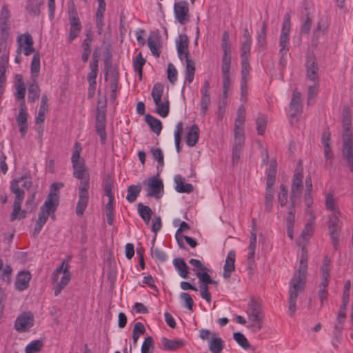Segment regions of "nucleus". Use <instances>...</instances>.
<instances>
[{"instance_id": "51", "label": "nucleus", "mask_w": 353, "mask_h": 353, "mask_svg": "<svg viewBox=\"0 0 353 353\" xmlns=\"http://www.w3.org/2000/svg\"><path fill=\"white\" fill-rule=\"evenodd\" d=\"M62 187H63V183H53L50 185V192L47 197V199H49L50 195H52L54 199L56 198V202L53 201V205L57 207L59 205V190Z\"/></svg>"}, {"instance_id": "56", "label": "nucleus", "mask_w": 353, "mask_h": 353, "mask_svg": "<svg viewBox=\"0 0 353 353\" xmlns=\"http://www.w3.org/2000/svg\"><path fill=\"white\" fill-rule=\"evenodd\" d=\"M245 118V109L243 105H241L239 107L237 111V116L235 119L234 125L236 129L239 130L241 127V125L244 123Z\"/></svg>"}, {"instance_id": "25", "label": "nucleus", "mask_w": 353, "mask_h": 353, "mask_svg": "<svg viewBox=\"0 0 353 353\" xmlns=\"http://www.w3.org/2000/svg\"><path fill=\"white\" fill-rule=\"evenodd\" d=\"M174 182L176 183L175 190L179 193L190 194L194 190L193 185L190 183H185V179L180 175L175 176Z\"/></svg>"}, {"instance_id": "21", "label": "nucleus", "mask_w": 353, "mask_h": 353, "mask_svg": "<svg viewBox=\"0 0 353 353\" xmlns=\"http://www.w3.org/2000/svg\"><path fill=\"white\" fill-rule=\"evenodd\" d=\"M330 259L327 256L323 259V263L321 268V281L319 288H327L329 283V279L330 276Z\"/></svg>"}, {"instance_id": "41", "label": "nucleus", "mask_w": 353, "mask_h": 353, "mask_svg": "<svg viewBox=\"0 0 353 353\" xmlns=\"http://www.w3.org/2000/svg\"><path fill=\"white\" fill-rule=\"evenodd\" d=\"M145 121L150 127L153 132H160L161 131L162 123L158 119L150 114H146L145 116Z\"/></svg>"}, {"instance_id": "2", "label": "nucleus", "mask_w": 353, "mask_h": 353, "mask_svg": "<svg viewBox=\"0 0 353 353\" xmlns=\"http://www.w3.org/2000/svg\"><path fill=\"white\" fill-rule=\"evenodd\" d=\"M290 13L287 12L283 18L281 32L279 37V65L283 68L287 63L286 55L290 46Z\"/></svg>"}, {"instance_id": "34", "label": "nucleus", "mask_w": 353, "mask_h": 353, "mask_svg": "<svg viewBox=\"0 0 353 353\" xmlns=\"http://www.w3.org/2000/svg\"><path fill=\"white\" fill-rule=\"evenodd\" d=\"M342 127L344 132H348L351 130V110L350 107L347 105H344L343 110Z\"/></svg>"}, {"instance_id": "61", "label": "nucleus", "mask_w": 353, "mask_h": 353, "mask_svg": "<svg viewBox=\"0 0 353 353\" xmlns=\"http://www.w3.org/2000/svg\"><path fill=\"white\" fill-rule=\"evenodd\" d=\"M27 117V112H19L17 116V122L21 132L26 131L28 128Z\"/></svg>"}, {"instance_id": "17", "label": "nucleus", "mask_w": 353, "mask_h": 353, "mask_svg": "<svg viewBox=\"0 0 353 353\" xmlns=\"http://www.w3.org/2000/svg\"><path fill=\"white\" fill-rule=\"evenodd\" d=\"M188 43V37L186 34H179L176 39L177 54L181 61L189 58Z\"/></svg>"}, {"instance_id": "27", "label": "nucleus", "mask_w": 353, "mask_h": 353, "mask_svg": "<svg viewBox=\"0 0 353 353\" xmlns=\"http://www.w3.org/2000/svg\"><path fill=\"white\" fill-rule=\"evenodd\" d=\"M161 343L165 350L172 351L176 350L185 345V341L179 339L170 340L165 337H163L161 339Z\"/></svg>"}, {"instance_id": "4", "label": "nucleus", "mask_w": 353, "mask_h": 353, "mask_svg": "<svg viewBox=\"0 0 353 353\" xmlns=\"http://www.w3.org/2000/svg\"><path fill=\"white\" fill-rule=\"evenodd\" d=\"M68 12L70 24L68 41L69 43H71L79 37L82 30V25L79 17L75 4L73 1L69 3Z\"/></svg>"}, {"instance_id": "53", "label": "nucleus", "mask_w": 353, "mask_h": 353, "mask_svg": "<svg viewBox=\"0 0 353 353\" xmlns=\"http://www.w3.org/2000/svg\"><path fill=\"white\" fill-rule=\"evenodd\" d=\"M156 112L162 117H165L169 113V101L168 100L162 102L161 100L155 104Z\"/></svg>"}, {"instance_id": "36", "label": "nucleus", "mask_w": 353, "mask_h": 353, "mask_svg": "<svg viewBox=\"0 0 353 353\" xmlns=\"http://www.w3.org/2000/svg\"><path fill=\"white\" fill-rule=\"evenodd\" d=\"M21 203L19 202H14L13 210L10 214V221H14L16 219H25L27 216V212L24 210H21Z\"/></svg>"}, {"instance_id": "59", "label": "nucleus", "mask_w": 353, "mask_h": 353, "mask_svg": "<svg viewBox=\"0 0 353 353\" xmlns=\"http://www.w3.org/2000/svg\"><path fill=\"white\" fill-rule=\"evenodd\" d=\"M268 117L263 114H259L256 119V130L259 132H263L266 130Z\"/></svg>"}, {"instance_id": "48", "label": "nucleus", "mask_w": 353, "mask_h": 353, "mask_svg": "<svg viewBox=\"0 0 353 353\" xmlns=\"http://www.w3.org/2000/svg\"><path fill=\"white\" fill-rule=\"evenodd\" d=\"M274 193V192L272 187L266 186L265 196V210L267 212H270L272 209Z\"/></svg>"}, {"instance_id": "14", "label": "nucleus", "mask_w": 353, "mask_h": 353, "mask_svg": "<svg viewBox=\"0 0 353 353\" xmlns=\"http://www.w3.org/2000/svg\"><path fill=\"white\" fill-rule=\"evenodd\" d=\"M10 11L6 5L2 6L0 14V30L1 36L3 39H7L9 36L10 30Z\"/></svg>"}, {"instance_id": "18", "label": "nucleus", "mask_w": 353, "mask_h": 353, "mask_svg": "<svg viewBox=\"0 0 353 353\" xmlns=\"http://www.w3.org/2000/svg\"><path fill=\"white\" fill-rule=\"evenodd\" d=\"M210 83L208 81H205L201 88V113L205 115L208 111V106L210 103Z\"/></svg>"}, {"instance_id": "33", "label": "nucleus", "mask_w": 353, "mask_h": 353, "mask_svg": "<svg viewBox=\"0 0 353 353\" xmlns=\"http://www.w3.org/2000/svg\"><path fill=\"white\" fill-rule=\"evenodd\" d=\"M307 253L304 251V249L302 250V254L301 255L300 259V265L298 270L294 274V276H301L303 278L307 277Z\"/></svg>"}, {"instance_id": "19", "label": "nucleus", "mask_w": 353, "mask_h": 353, "mask_svg": "<svg viewBox=\"0 0 353 353\" xmlns=\"http://www.w3.org/2000/svg\"><path fill=\"white\" fill-rule=\"evenodd\" d=\"M321 142L323 148V154L327 164H331L334 157L332 150V141L330 134H323Z\"/></svg>"}, {"instance_id": "20", "label": "nucleus", "mask_w": 353, "mask_h": 353, "mask_svg": "<svg viewBox=\"0 0 353 353\" xmlns=\"http://www.w3.org/2000/svg\"><path fill=\"white\" fill-rule=\"evenodd\" d=\"M31 274L28 271H21L16 276L14 285L19 291H23L29 286Z\"/></svg>"}, {"instance_id": "35", "label": "nucleus", "mask_w": 353, "mask_h": 353, "mask_svg": "<svg viewBox=\"0 0 353 353\" xmlns=\"http://www.w3.org/2000/svg\"><path fill=\"white\" fill-rule=\"evenodd\" d=\"M41 57L39 52L34 53L30 65L31 79H37L40 72Z\"/></svg>"}, {"instance_id": "47", "label": "nucleus", "mask_w": 353, "mask_h": 353, "mask_svg": "<svg viewBox=\"0 0 353 353\" xmlns=\"http://www.w3.org/2000/svg\"><path fill=\"white\" fill-rule=\"evenodd\" d=\"M164 87L163 85L161 83H157L154 85L151 95L154 100V104H157L160 100H161V97L163 93Z\"/></svg>"}, {"instance_id": "12", "label": "nucleus", "mask_w": 353, "mask_h": 353, "mask_svg": "<svg viewBox=\"0 0 353 353\" xmlns=\"http://www.w3.org/2000/svg\"><path fill=\"white\" fill-rule=\"evenodd\" d=\"M34 325L33 314L30 312H23L19 316L14 323V328L19 332L28 331Z\"/></svg>"}, {"instance_id": "37", "label": "nucleus", "mask_w": 353, "mask_h": 353, "mask_svg": "<svg viewBox=\"0 0 353 353\" xmlns=\"http://www.w3.org/2000/svg\"><path fill=\"white\" fill-rule=\"evenodd\" d=\"M327 32V26L323 20H320L317 23L316 28L313 31L312 42L316 45L319 42V38L321 35H324Z\"/></svg>"}, {"instance_id": "31", "label": "nucleus", "mask_w": 353, "mask_h": 353, "mask_svg": "<svg viewBox=\"0 0 353 353\" xmlns=\"http://www.w3.org/2000/svg\"><path fill=\"white\" fill-rule=\"evenodd\" d=\"M105 128V111L103 108H98L96 114V128L97 132H103Z\"/></svg>"}, {"instance_id": "62", "label": "nucleus", "mask_w": 353, "mask_h": 353, "mask_svg": "<svg viewBox=\"0 0 353 353\" xmlns=\"http://www.w3.org/2000/svg\"><path fill=\"white\" fill-rule=\"evenodd\" d=\"M263 321L256 320L255 319H248V325H247L252 332L256 333L262 328Z\"/></svg>"}, {"instance_id": "28", "label": "nucleus", "mask_w": 353, "mask_h": 353, "mask_svg": "<svg viewBox=\"0 0 353 353\" xmlns=\"http://www.w3.org/2000/svg\"><path fill=\"white\" fill-rule=\"evenodd\" d=\"M40 94V88L37 79H32L28 84V100L29 102H34L38 99Z\"/></svg>"}, {"instance_id": "55", "label": "nucleus", "mask_w": 353, "mask_h": 353, "mask_svg": "<svg viewBox=\"0 0 353 353\" xmlns=\"http://www.w3.org/2000/svg\"><path fill=\"white\" fill-rule=\"evenodd\" d=\"M114 198H109V201L105 205V214L107 217V222L110 225H112L114 222Z\"/></svg>"}, {"instance_id": "22", "label": "nucleus", "mask_w": 353, "mask_h": 353, "mask_svg": "<svg viewBox=\"0 0 353 353\" xmlns=\"http://www.w3.org/2000/svg\"><path fill=\"white\" fill-rule=\"evenodd\" d=\"M231 65H221V72L223 76V94L222 97L226 99L228 96V92L231 88L230 78V71Z\"/></svg>"}, {"instance_id": "38", "label": "nucleus", "mask_w": 353, "mask_h": 353, "mask_svg": "<svg viewBox=\"0 0 353 353\" xmlns=\"http://www.w3.org/2000/svg\"><path fill=\"white\" fill-rule=\"evenodd\" d=\"M185 62L186 67L185 82H188L190 84L194 80L195 73V64L194 62L189 58L185 59Z\"/></svg>"}, {"instance_id": "45", "label": "nucleus", "mask_w": 353, "mask_h": 353, "mask_svg": "<svg viewBox=\"0 0 353 353\" xmlns=\"http://www.w3.org/2000/svg\"><path fill=\"white\" fill-rule=\"evenodd\" d=\"M221 48L223 50L221 65H231V48L230 42L222 43Z\"/></svg>"}, {"instance_id": "23", "label": "nucleus", "mask_w": 353, "mask_h": 353, "mask_svg": "<svg viewBox=\"0 0 353 353\" xmlns=\"http://www.w3.org/2000/svg\"><path fill=\"white\" fill-rule=\"evenodd\" d=\"M208 347L212 353H221L224 347V341L221 338L218 337L216 333L213 332L208 341Z\"/></svg>"}, {"instance_id": "39", "label": "nucleus", "mask_w": 353, "mask_h": 353, "mask_svg": "<svg viewBox=\"0 0 353 353\" xmlns=\"http://www.w3.org/2000/svg\"><path fill=\"white\" fill-rule=\"evenodd\" d=\"M276 174V163L275 161L272 160L270 163V166L267 172L266 186L272 187Z\"/></svg>"}, {"instance_id": "49", "label": "nucleus", "mask_w": 353, "mask_h": 353, "mask_svg": "<svg viewBox=\"0 0 353 353\" xmlns=\"http://www.w3.org/2000/svg\"><path fill=\"white\" fill-rule=\"evenodd\" d=\"M145 59L143 57L141 52H139L133 61V67L135 72H137L140 78L142 77L143 67L145 63Z\"/></svg>"}, {"instance_id": "32", "label": "nucleus", "mask_w": 353, "mask_h": 353, "mask_svg": "<svg viewBox=\"0 0 353 353\" xmlns=\"http://www.w3.org/2000/svg\"><path fill=\"white\" fill-rule=\"evenodd\" d=\"M43 3V0H27L26 9L30 14L38 16L40 14L39 8Z\"/></svg>"}, {"instance_id": "9", "label": "nucleus", "mask_w": 353, "mask_h": 353, "mask_svg": "<svg viewBox=\"0 0 353 353\" xmlns=\"http://www.w3.org/2000/svg\"><path fill=\"white\" fill-rule=\"evenodd\" d=\"M290 122L294 125V121H297L296 117L302 112L301 94V92L294 90L290 103Z\"/></svg>"}, {"instance_id": "42", "label": "nucleus", "mask_w": 353, "mask_h": 353, "mask_svg": "<svg viewBox=\"0 0 353 353\" xmlns=\"http://www.w3.org/2000/svg\"><path fill=\"white\" fill-rule=\"evenodd\" d=\"M150 153L152 154L154 159L157 161L158 172L161 171L162 168L164 165V157L162 150L159 148H152L150 149Z\"/></svg>"}, {"instance_id": "15", "label": "nucleus", "mask_w": 353, "mask_h": 353, "mask_svg": "<svg viewBox=\"0 0 353 353\" xmlns=\"http://www.w3.org/2000/svg\"><path fill=\"white\" fill-rule=\"evenodd\" d=\"M247 313L248 319H255L256 320L263 321L264 315L262 310L261 303L254 299H251L248 303Z\"/></svg>"}, {"instance_id": "13", "label": "nucleus", "mask_w": 353, "mask_h": 353, "mask_svg": "<svg viewBox=\"0 0 353 353\" xmlns=\"http://www.w3.org/2000/svg\"><path fill=\"white\" fill-rule=\"evenodd\" d=\"M147 196L160 199L163 194V184L161 179L152 178L148 180Z\"/></svg>"}, {"instance_id": "57", "label": "nucleus", "mask_w": 353, "mask_h": 353, "mask_svg": "<svg viewBox=\"0 0 353 353\" xmlns=\"http://www.w3.org/2000/svg\"><path fill=\"white\" fill-rule=\"evenodd\" d=\"M154 343L152 336L146 337L141 346V353H153Z\"/></svg>"}, {"instance_id": "54", "label": "nucleus", "mask_w": 353, "mask_h": 353, "mask_svg": "<svg viewBox=\"0 0 353 353\" xmlns=\"http://www.w3.org/2000/svg\"><path fill=\"white\" fill-rule=\"evenodd\" d=\"M325 207L328 210L332 212V214H341L339 210L336 207V201L332 194H328L326 196Z\"/></svg>"}, {"instance_id": "7", "label": "nucleus", "mask_w": 353, "mask_h": 353, "mask_svg": "<svg viewBox=\"0 0 353 353\" xmlns=\"http://www.w3.org/2000/svg\"><path fill=\"white\" fill-rule=\"evenodd\" d=\"M340 214H332L329 216L328 229L334 250H338L339 246V236L342 222L339 220Z\"/></svg>"}, {"instance_id": "24", "label": "nucleus", "mask_w": 353, "mask_h": 353, "mask_svg": "<svg viewBox=\"0 0 353 353\" xmlns=\"http://www.w3.org/2000/svg\"><path fill=\"white\" fill-rule=\"evenodd\" d=\"M234 261L235 252L233 250L230 251L229 253L228 254L223 268V276L224 278L228 279L230 277L231 273L235 269Z\"/></svg>"}, {"instance_id": "26", "label": "nucleus", "mask_w": 353, "mask_h": 353, "mask_svg": "<svg viewBox=\"0 0 353 353\" xmlns=\"http://www.w3.org/2000/svg\"><path fill=\"white\" fill-rule=\"evenodd\" d=\"M14 87L16 89V98L18 100H23L26 95V85L23 82V76L17 74L14 76Z\"/></svg>"}, {"instance_id": "16", "label": "nucleus", "mask_w": 353, "mask_h": 353, "mask_svg": "<svg viewBox=\"0 0 353 353\" xmlns=\"http://www.w3.org/2000/svg\"><path fill=\"white\" fill-rule=\"evenodd\" d=\"M17 42L19 43V48L17 50L18 54L21 53L22 48L23 54L26 56H29L31 53H32L34 51V49L32 47V38L30 34H25L23 35H21L17 39Z\"/></svg>"}, {"instance_id": "6", "label": "nucleus", "mask_w": 353, "mask_h": 353, "mask_svg": "<svg viewBox=\"0 0 353 353\" xmlns=\"http://www.w3.org/2000/svg\"><path fill=\"white\" fill-rule=\"evenodd\" d=\"M303 169L296 167L293 175L291 191H290V203L293 205H296L299 203V199L303 189Z\"/></svg>"}, {"instance_id": "44", "label": "nucleus", "mask_w": 353, "mask_h": 353, "mask_svg": "<svg viewBox=\"0 0 353 353\" xmlns=\"http://www.w3.org/2000/svg\"><path fill=\"white\" fill-rule=\"evenodd\" d=\"M79 201L76 207V213L78 216H81L85 210L88 203V194H79Z\"/></svg>"}, {"instance_id": "40", "label": "nucleus", "mask_w": 353, "mask_h": 353, "mask_svg": "<svg viewBox=\"0 0 353 353\" xmlns=\"http://www.w3.org/2000/svg\"><path fill=\"white\" fill-rule=\"evenodd\" d=\"M137 208L139 216L146 224H148L152 214V210L148 206L144 205L141 203H138Z\"/></svg>"}, {"instance_id": "43", "label": "nucleus", "mask_w": 353, "mask_h": 353, "mask_svg": "<svg viewBox=\"0 0 353 353\" xmlns=\"http://www.w3.org/2000/svg\"><path fill=\"white\" fill-rule=\"evenodd\" d=\"M141 190L140 185H131L128 187L127 191L126 199L130 203H133L136 201Z\"/></svg>"}, {"instance_id": "58", "label": "nucleus", "mask_w": 353, "mask_h": 353, "mask_svg": "<svg viewBox=\"0 0 353 353\" xmlns=\"http://www.w3.org/2000/svg\"><path fill=\"white\" fill-rule=\"evenodd\" d=\"M233 339L244 350H248L250 347L249 341L241 332H234L233 334Z\"/></svg>"}, {"instance_id": "52", "label": "nucleus", "mask_w": 353, "mask_h": 353, "mask_svg": "<svg viewBox=\"0 0 353 353\" xmlns=\"http://www.w3.org/2000/svg\"><path fill=\"white\" fill-rule=\"evenodd\" d=\"M43 345V341L41 340H35L31 341L28 343L26 348V353H37L41 351L42 347Z\"/></svg>"}, {"instance_id": "60", "label": "nucleus", "mask_w": 353, "mask_h": 353, "mask_svg": "<svg viewBox=\"0 0 353 353\" xmlns=\"http://www.w3.org/2000/svg\"><path fill=\"white\" fill-rule=\"evenodd\" d=\"M266 28L267 24L263 22L257 37V45L259 47H264L266 45Z\"/></svg>"}, {"instance_id": "3", "label": "nucleus", "mask_w": 353, "mask_h": 353, "mask_svg": "<svg viewBox=\"0 0 353 353\" xmlns=\"http://www.w3.org/2000/svg\"><path fill=\"white\" fill-rule=\"evenodd\" d=\"M306 283V278L293 275L290 283L288 310L290 315L293 316L296 310V299L299 293L303 291Z\"/></svg>"}, {"instance_id": "1", "label": "nucleus", "mask_w": 353, "mask_h": 353, "mask_svg": "<svg viewBox=\"0 0 353 353\" xmlns=\"http://www.w3.org/2000/svg\"><path fill=\"white\" fill-rule=\"evenodd\" d=\"M305 66L307 69V78L312 82V84L309 85L307 91V104L312 105L314 103L315 98L318 94L319 86V68L316 58L312 55L307 56Z\"/></svg>"}, {"instance_id": "5", "label": "nucleus", "mask_w": 353, "mask_h": 353, "mask_svg": "<svg viewBox=\"0 0 353 353\" xmlns=\"http://www.w3.org/2000/svg\"><path fill=\"white\" fill-rule=\"evenodd\" d=\"M81 151V145L79 143L76 142L73 148V152L71 157V161L74 169L73 175L78 179H83L86 176H89L86 170L85 164L83 161H80V152Z\"/></svg>"}, {"instance_id": "50", "label": "nucleus", "mask_w": 353, "mask_h": 353, "mask_svg": "<svg viewBox=\"0 0 353 353\" xmlns=\"http://www.w3.org/2000/svg\"><path fill=\"white\" fill-rule=\"evenodd\" d=\"M183 130H185V132H199V129L196 124L185 126V123L183 122H179L176 126L174 132H183Z\"/></svg>"}, {"instance_id": "30", "label": "nucleus", "mask_w": 353, "mask_h": 353, "mask_svg": "<svg viewBox=\"0 0 353 353\" xmlns=\"http://www.w3.org/2000/svg\"><path fill=\"white\" fill-rule=\"evenodd\" d=\"M173 265L178 274L183 279H187L189 273V268L181 258H176L173 260Z\"/></svg>"}, {"instance_id": "8", "label": "nucleus", "mask_w": 353, "mask_h": 353, "mask_svg": "<svg viewBox=\"0 0 353 353\" xmlns=\"http://www.w3.org/2000/svg\"><path fill=\"white\" fill-rule=\"evenodd\" d=\"M53 201L56 202V198L54 199L52 196L50 195L49 199H46L43 205H41L37 221V223L44 225L49 216H51L52 219H54V212L57 207L53 205Z\"/></svg>"}, {"instance_id": "46", "label": "nucleus", "mask_w": 353, "mask_h": 353, "mask_svg": "<svg viewBox=\"0 0 353 353\" xmlns=\"http://www.w3.org/2000/svg\"><path fill=\"white\" fill-rule=\"evenodd\" d=\"M148 45L152 54L156 57H159L160 55L159 40L157 37L150 36L148 40Z\"/></svg>"}, {"instance_id": "63", "label": "nucleus", "mask_w": 353, "mask_h": 353, "mask_svg": "<svg viewBox=\"0 0 353 353\" xmlns=\"http://www.w3.org/2000/svg\"><path fill=\"white\" fill-rule=\"evenodd\" d=\"M252 41H243L241 48V56L242 59L248 61L250 55V48Z\"/></svg>"}, {"instance_id": "29", "label": "nucleus", "mask_w": 353, "mask_h": 353, "mask_svg": "<svg viewBox=\"0 0 353 353\" xmlns=\"http://www.w3.org/2000/svg\"><path fill=\"white\" fill-rule=\"evenodd\" d=\"M71 278V274L68 270V265H66L64 270V274L62 276L60 281H57L54 288V295L58 296L61 290L68 285Z\"/></svg>"}, {"instance_id": "64", "label": "nucleus", "mask_w": 353, "mask_h": 353, "mask_svg": "<svg viewBox=\"0 0 353 353\" xmlns=\"http://www.w3.org/2000/svg\"><path fill=\"white\" fill-rule=\"evenodd\" d=\"M312 19L309 13L305 16L304 21L301 27V34H308L311 29Z\"/></svg>"}, {"instance_id": "10", "label": "nucleus", "mask_w": 353, "mask_h": 353, "mask_svg": "<svg viewBox=\"0 0 353 353\" xmlns=\"http://www.w3.org/2000/svg\"><path fill=\"white\" fill-rule=\"evenodd\" d=\"M342 156L351 172H353V138L351 134L343 137Z\"/></svg>"}, {"instance_id": "11", "label": "nucleus", "mask_w": 353, "mask_h": 353, "mask_svg": "<svg viewBox=\"0 0 353 353\" xmlns=\"http://www.w3.org/2000/svg\"><path fill=\"white\" fill-rule=\"evenodd\" d=\"M174 13L176 20L181 25L190 21L189 6L186 1L176 2L174 5Z\"/></svg>"}]
</instances>
